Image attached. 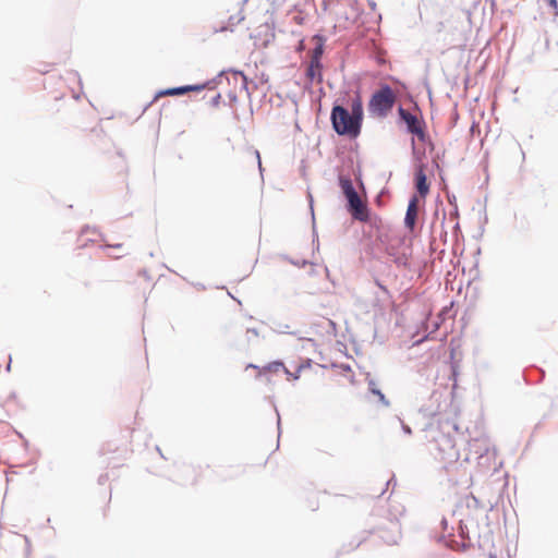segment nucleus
Listing matches in <instances>:
<instances>
[{
    "label": "nucleus",
    "instance_id": "5",
    "mask_svg": "<svg viewBox=\"0 0 558 558\" xmlns=\"http://www.w3.org/2000/svg\"><path fill=\"white\" fill-rule=\"evenodd\" d=\"M400 119L405 123L407 131L415 136L421 142L426 141V134L423 129V122L417 118L416 114L411 113L407 109L399 107L398 109Z\"/></svg>",
    "mask_w": 558,
    "mask_h": 558
},
{
    "label": "nucleus",
    "instance_id": "25",
    "mask_svg": "<svg viewBox=\"0 0 558 558\" xmlns=\"http://www.w3.org/2000/svg\"><path fill=\"white\" fill-rule=\"evenodd\" d=\"M278 415V421H277V424H278V429L280 430V417H279V414L277 413Z\"/></svg>",
    "mask_w": 558,
    "mask_h": 558
},
{
    "label": "nucleus",
    "instance_id": "14",
    "mask_svg": "<svg viewBox=\"0 0 558 558\" xmlns=\"http://www.w3.org/2000/svg\"><path fill=\"white\" fill-rule=\"evenodd\" d=\"M322 69L323 64L318 63L317 65H314V62L310 61V64L306 70V77L313 82L314 80H318V82L322 81Z\"/></svg>",
    "mask_w": 558,
    "mask_h": 558
},
{
    "label": "nucleus",
    "instance_id": "1",
    "mask_svg": "<svg viewBox=\"0 0 558 558\" xmlns=\"http://www.w3.org/2000/svg\"><path fill=\"white\" fill-rule=\"evenodd\" d=\"M330 121L338 135L356 137L361 133L362 123L347 108L335 105L331 109Z\"/></svg>",
    "mask_w": 558,
    "mask_h": 558
},
{
    "label": "nucleus",
    "instance_id": "19",
    "mask_svg": "<svg viewBox=\"0 0 558 558\" xmlns=\"http://www.w3.org/2000/svg\"><path fill=\"white\" fill-rule=\"evenodd\" d=\"M303 367H304V365H300V366H298V368H296V372H295V373H291V372H290V374H287V375H288L289 377H292L293 379H299V377H300V373H301V371L303 369Z\"/></svg>",
    "mask_w": 558,
    "mask_h": 558
},
{
    "label": "nucleus",
    "instance_id": "33",
    "mask_svg": "<svg viewBox=\"0 0 558 558\" xmlns=\"http://www.w3.org/2000/svg\"><path fill=\"white\" fill-rule=\"evenodd\" d=\"M392 480H393V478L388 480V481H387V483H386V485H387V486H389V485L391 484Z\"/></svg>",
    "mask_w": 558,
    "mask_h": 558
},
{
    "label": "nucleus",
    "instance_id": "32",
    "mask_svg": "<svg viewBox=\"0 0 558 558\" xmlns=\"http://www.w3.org/2000/svg\"><path fill=\"white\" fill-rule=\"evenodd\" d=\"M286 328H289V325H286V327H282L281 333H284Z\"/></svg>",
    "mask_w": 558,
    "mask_h": 558
},
{
    "label": "nucleus",
    "instance_id": "11",
    "mask_svg": "<svg viewBox=\"0 0 558 558\" xmlns=\"http://www.w3.org/2000/svg\"><path fill=\"white\" fill-rule=\"evenodd\" d=\"M203 86H193V85H186V86H180V87H173L168 88L165 90H160L157 96H165V95H183L190 90H199Z\"/></svg>",
    "mask_w": 558,
    "mask_h": 558
},
{
    "label": "nucleus",
    "instance_id": "12",
    "mask_svg": "<svg viewBox=\"0 0 558 558\" xmlns=\"http://www.w3.org/2000/svg\"><path fill=\"white\" fill-rule=\"evenodd\" d=\"M366 381H367V385H368V391L375 396L378 397V400L379 402L384 405V407H389V401L386 399L385 395L380 391V389H378L377 387V384L375 381V379H373L369 375H367L366 377Z\"/></svg>",
    "mask_w": 558,
    "mask_h": 558
},
{
    "label": "nucleus",
    "instance_id": "21",
    "mask_svg": "<svg viewBox=\"0 0 558 558\" xmlns=\"http://www.w3.org/2000/svg\"><path fill=\"white\" fill-rule=\"evenodd\" d=\"M246 333H247V336L252 335L254 337H258V331L255 328H248Z\"/></svg>",
    "mask_w": 558,
    "mask_h": 558
},
{
    "label": "nucleus",
    "instance_id": "8",
    "mask_svg": "<svg viewBox=\"0 0 558 558\" xmlns=\"http://www.w3.org/2000/svg\"><path fill=\"white\" fill-rule=\"evenodd\" d=\"M315 43V47L311 53V61L314 65L322 63V56L324 53L325 38L320 35H315L312 39Z\"/></svg>",
    "mask_w": 558,
    "mask_h": 558
},
{
    "label": "nucleus",
    "instance_id": "28",
    "mask_svg": "<svg viewBox=\"0 0 558 558\" xmlns=\"http://www.w3.org/2000/svg\"><path fill=\"white\" fill-rule=\"evenodd\" d=\"M24 539H25V542H26V544H27V547H28V546H29V539H28V537H27V536H24Z\"/></svg>",
    "mask_w": 558,
    "mask_h": 558
},
{
    "label": "nucleus",
    "instance_id": "29",
    "mask_svg": "<svg viewBox=\"0 0 558 558\" xmlns=\"http://www.w3.org/2000/svg\"><path fill=\"white\" fill-rule=\"evenodd\" d=\"M550 4H553L554 7L557 5V1L556 0H550Z\"/></svg>",
    "mask_w": 558,
    "mask_h": 558
},
{
    "label": "nucleus",
    "instance_id": "4",
    "mask_svg": "<svg viewBox=\"0 0 558 558\" xmlns=\"http://www.w3.org/2000/svg\"><path fill=\"white\" fill-rule=\"evenodd\" d=\"M396 102V96L389 85L375 92L369 100L368 110L379 117H386Z\"/></svg>",
    "mask_w": 558,
    "mask_h": 558
},
{
    "label": "nucleus",
    "instance_id": "3",
    "mask_svg": "<svg viewBox=\"0 0 558 558\" xmlns=\"http://www.w3.org/2000/svg\"><path fill=\"white\" fill-rule=\"evenodd\" d=\"M433 445L436 459L440 460L446 465L458 462L460 454L450 435L439 432L434 436Z\"/></svg>",
    "mask_w": 558,
    "mask_h": 558
},
{
    "label": "nucleus",
    "instance_id": "31",
    "mask_svg": "<svg viewBox=\"0 0 558 558\" xmlns=\"http://www.w3.org/2000/svg\"><path fill=\"white\" fill-rule=\"evenodd\" d=\"M286 328H289V325H286V327H282L281 333H284Z\"/></svg>",
    "mask_w": 558,
    "mask_h": 558
},
{
    "label": "nucleus",
    "instance_id": "13",
    "mask_svg": "<svg viewBox=\"0 0 558 558\" xmlns=\"http://www.w3.org/2000/svg\"><path fill=\"white\" fill-rule=\"evenodd\" d=\"M361 123L363 121V105L360 96H355L351 101V110L349 111Z\"/></svg>",
    "mask_w": 558,
    "mask_h": 558
},
{
    "label": "nucleus",
    "instance_id": "17",
    "mask_svg": "<svg viewBox=\"0 0 558 558\" xmlns=\"http://www.w3.org/2000/svg\"><path fill=\"white\" fill-rule=\"evenodd\" d=\"M231 75L234 78V81L240 80L241 84H242V87L246 88V76L242 72L233 71Z\"/></svg>",
    "mask_w": 558,
    "mask_h": 558
},
{
    "label": "nucleus",
    "instance_id": "16",
    "mask_svg": "<svg viewBox=\"0 0 558 558\" xmlns=\"http://www.w3.org/2000/svg\"><path fill=\"white\" fill-rule=\"evenodd\" d=\"M266 368L269 372H278L279 369H283L286 374H290V371L280 361H276V362L268 364V366Z\"/></svg>",
    "mask_w": 558,
    "mask_h": 558
},
{
    "label": "nucleus",
    "instance_id": "24",
    "mask_svg": "<svg viewBox=\"0 0 558 558\" xmlns=\"http://www.w3.org/2000/svg\"><path fill=\"white\" fill-rule=\"evenodd\" d=\"M219 99H220V95H217L214 99H213V104L214 105H217L219 102Z\"/></svg>",
    "mask_w": 558,
    "mask_h": 558
},
{
    "label": "nucleus",
    "instance_id": "26",
    "mask_svg": "<svg viewBox=\"0 0 558 558\" xmlns=\"http://www.w3.org/2000/svg\"><path fill=\"white\" fill-rule=\"evenodd\" d=\"M441 524L444 525V529H446V526H447V521H446L445 519H442Z\"/></svg>",
    "mask_w": 558,
    "mask_h": 558
},
{
    "label": "nucleus",
    "instance_id": "23",
    "mask_svg": "<svg viewBox=\"0 0 558 558\" xmlns=\"http://www.w3.org/2000/svg\"><path fill=\"white\" fill-rule=\"evenodd\" d=\"M308 198H310V208H311V213L312 215L314 216V209H313V197L311 194H308Z\"/></svg>",
    "mask_w": 558,
    "mask_h": 558
},
{
    "label": "nucleus",
    "instance_id": "9",
    "mask_svg": "<svg viewBox=\"0 0 558 558\" xmlns=\"http://www.w3.org/2000/svg\"><path fill=\"white\" fill-rule=\"evenodd\" d=\"M476 444H478L481 449L483 448V452H480L478 450L475 451L477 454L476 459H478V464L489 466V461L495 457V453L490 451L486 441H476Z\"/></svg>",
    "mask_w": 558,
    "mask_h": 558
},
{
    "label": "nucleus",
    "instance_id": "27",
    "mask_svg": "<svg viewBox=\"0 0 558 558\" xmlns=\"http://www.w3.org/2000/svg\"><path fill=\"white\" fill-rule=\"evenodd\" d=\"M88 230H89V228H88V227H86V228H84V229L82 230V233H83V234H84V233H87V231H88Z\"/></svg>",
    "mask_w": 558,
    "mask_h": 558
},
{
    "label": "nucleus",
    "instance_id": "2",
    "mask_svg": "<svg viewBox=\"0 0 558 558\" xmlns=\"http://www.w3.org/2000/svg\"><path fill=\"white\" fill-rule=\"evenodd\" d=\"M339 184L348 201V210L352 217L360 221H366L368 219L366 205L360 198L351 179L340 175Z\"/></svg>",
    "mask_w": 558,
    "mask_h": 558
},
{
    "label": "nucleus",
    "instance_id": "7",
    "mask_svg": "<svg viewBox=\"0 0 558 558\" xmlns=\"http://www.w3.org/2000/svg\"><path fill=\"white\" fill-rule=\"evenodd\" d=\"M388 254L393 257V262L398 265V266H407L408 265V260H409V257L411 255V251H410V247L407 246L404 243L402 245V248H401V252H395V248L392 245H390L388 248Z\"/></svg>",
    "mask_w": 558,
    "mask_h": 558
},
{
    "label": "nucleus",
    "instance_id": "18",
    "mask_svg": "<svg viewBox=\"0 0 558 558\" xmlns=\"http://www.w3.org/2000/svg\"><path fill=\"white\" fill-rule=\"evenodd\" d=\"M397 422L400 424V426L405 435L409 436L412 434L411 427L409 425H407L403 421H401L399 417H397Z\"/></svg>",
    "mask_w": 558,
    "mask_h": 558
},
{
    "label": "nucleus",
    "instance_id": "35",
    "mask_svg": "<svg viewBox=\"0 0 558 558\" xmlns=\"http://www.w3.org/2000/svg\"><path fill=\"white\" fill-rule=\"evenodd\" d=\"M248 0H242V5H244Z\"/></svg>",
    "mask_w": 558,
    "mask_h": 558
},
{
    "label": "nucleus",
    "instance_id": "22",
    "mask_svg": "<svg viewBox=\"0 0 558 558\" xmlns=\"http://www.w3.org/2000/svg\"><path fill=\"white\" fill-rule=\"evenodd\" d=\"M289 262H290L291 264H293V265L302 266V267H303V266H305V264H306V260H303V262H302V264H299V263H298V260H292V259H289Z\"/></svg>",
    "mask_w": 558,
    "mask_h": 558
},
{
    "label": "nucleus",
    "instance_id": "10",
    "mask_svg": "<svg viewBox=\"0 0 558 558\" xmlns=\"http://www.w3.org/2000/svg\"><path fill=\"white\" fill-rule=\"evenodd\" d=\"M416 190L420 195L425 196L428 193L427 178L422 167L415 172Z\"/></svg>",
    "mask_w": 558,
    "mask_h": 558
},
{
    "label": "nucleus",
    "instance_id": "30",
    "mask_svg": "<svg viewBox=\"0 0 558 558\" xmlns=\"http://www.w3.org/2000/svg\"><path fill=\"white\" fill-rule=\"evenodd\" d=\"M286 328H289V325H286V327H282L281 333H284Z\"/></svg>",
    "mask_w": 558,
    "mask_h": 558
},
{
    "label": "nucleus",
    "instance_id": "15",
    "mask_svg": "<svg viewBox=\"0 0 558 558\" xmlns=\"http://www.w3.org/2000/svg\"><path fill=\"white\" fill-rule=\"evenodd\" d=\"M244 20V15L242 13H239L238 15H231L228 20V25L222 26L219 31H233V27L240 24Z\"/></svg>",
    "mask_w": 558,
    "mask_h": 558
},
{
    "label": "nucleus",
    "instance_id": "6",
    "mask_svg": "<svg viewBox=\"0 0 558 558\" xmlns=\"http://www.w3.org/2000/svg\"><path fill=\"white\" fill-rule=\"evenodd\" d=\"M418 213V198L416 195H413L407 208L404 225L408 229L413 230L415 227L416 218Z\"/></svg>",
    "mask_w": 558,
    "mask_h": 558
},
{
    "label": "nucleus",
    "instance_id": "20",
    "mask_svg": "<svg viewBox=\"0 0 558 558\" xmlns=\"http://www.w3.org/2000/svg\"><path fill=\"white\" fill-rule=\"evenodd\" d=\"M253 154H254L255 158L257 159L258 169H259V172L262 173L263 172V167H262V160H260L259 151L255 149V150H253Z\"/></svg>",
    "mask_w": 558,
    "mask_h": 558
},
{
    "label": "nucleus",
    "instance_id": "34",
    "mask_svg": "<svg viewBox=\"0 0 558 558\" xmlns=\"http://www.w3.org/2000/svg\"><path fill=\"white\" fill-rule=\"evenodd\" d=\"M11 368V361L9 362L8 366H7V369L10 371Z\"/></svg>",
    "mask_w": 558,
    "mask_h": 558
}]
</instances>
